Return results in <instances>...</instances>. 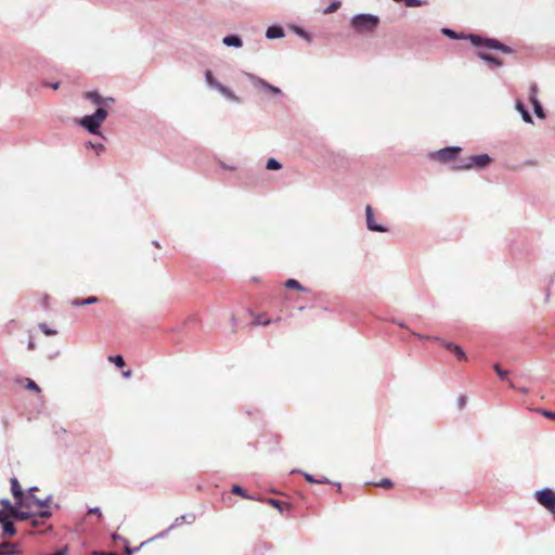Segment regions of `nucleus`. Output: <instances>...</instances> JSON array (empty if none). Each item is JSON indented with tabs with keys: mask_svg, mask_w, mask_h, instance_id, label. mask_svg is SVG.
I'll return each mask as SVG.
<instances>
[{
	"mask_svg": "<svg viewBox=\"0 0 555 555\" xmlns=\"http://www.w3.org/2000/svg\"><path fill=\"white\" fill-rule=\"evenodd\" d=\"M39 328L41 330V332L44 334V335H48V336H53V335H56V331L54 330H51L49 326H47L44 323H41L39 324Z\"/></svg>",
	"mask_w": 555,
	"mask_h": 555,
	"instance_id": "nucleus-30",
	"label": "nucleus"
},
{
	"mask_svg": "<svg viewBox=\"0 0 555 555\" xmlns=\"http://www.w3.org/2000/svg\"><path fill=\"white\" fill-rule=\"evenodd\" d=\"M92 555H117L114 552H103V551H94Z\"/></svg>",
	"mask_w": 555,
	"mask_h": 555,
	"instance_id": "nucleus-38",
	"label": "nucleus"
},
{
	"mask_svg": "<svg viewBox=\"0 0 555 555\" xmlns=\"http://www.w3.org/2000/svg\"><path fill=\"white\" fill-rule=\"evenodd\" d=\"M0 504L2 505L1 509L7 511L9 515H12L16 519L26 520L31 517V514L29 512L20 508L17 505L14 506L13 504L10 503L8 499H2L0 501Z\"/></svg>",
	"mask_w": 555,
	"mask_h": 555,
	"instance_id": "nucleus-7",
	"label": "nucleus"
},
{
	"mask_svg": "<svg viewBox=\"0 0 555 555\" xmlns=\"http://www.w3.org/2000/svg\"><path fill=\"white\" fill-rule=\"evenodd\" d=\"M87 514L89 515H96L99 517V519L102 518V513H101V509L99 507H93V508H90L89 512H87Z\"/></svg>",
	"mask_w": 555,
	"mask_h": 555,
	"instance_id": "nucleus-34",
	"label": "nucleus"
},
{
	"mask_svg": "<svg viewBox=\"0 0 555 555\" xmlns=\"http://www.w3.org/2000/svg\"><path fill=\"white\" fill-rule=\"evenodd\" d=\"M232 493L241 496V498H246L247 500H249V495L246 494V490L245 489H242L241 487L238 486H233L232 488Z\"/></svg>",
	"mask_w": 555,
	"mask_h": 555,
	"instance_id": "nucleus-29",
	"label": "nucleus"
},
{
	"mask_svg": "<svg viewBox=\"0 0 555 555\" xmlns=\"http://www.w3.org/2000/svg\"><path fill=\"white\" fill-rule=\"evenodd\" d=\"M460 153H461L460 147H447V149H442V150L438 151L436 154V157L440 162H449L451 159L456 158L457 154H460Z\"/></svg>",
	"mask_w": 555,
	"mask_h": 555,
	"instance_id": "nucleus-11",
	"label": "nucleus"
},
{
	"mask_svg": "<svg viewBox=\"0 0 555 555\" xmlns=\"http://www.w3.org/2000/svg\"><path fill=\"white\" fill-rule=\"evenodd\" d=\"M14 546V544L10 543V542H2L0 543V551H13L12 547Z\"/></svg>",
	"mask_w": 555,
	"mask_h": 555,
	"instance_id": "nucleus-33",
	"label": "nucleus"
},
{
	"mask_svg": "<svg viewBox=\"0 0 555 555\" xmlns=\"http://www.w3.org/2000/svg\"><path fill=\"white\" fill-rule=\"evenodd\" d=\"M516 109L522 115V118L526 121H528V122L532 121V117H531L530 113L526 109L525 105L521 102L516 103Z\"/></svg>",
	"mask_w": 555,
	"mask_h": 555,
	"instance_id": "nucleus-22",
	"label": "nucleus"
},
{
	"mask_svg": "<svg viewBox=\"0 0 555 555\" xmlns=\"http://www.w3.org/2000/svg\"><path fill=\"white\" fill-rule=\"evenodd\" d=\"M396 1H404L408 5H416L417 0H396Z\"/></svg>",
	"mask_w": 555,
	"mask_h": 555,
	"instance_id": "nucleus-40",
	"label": "nucleus"
},
{
	"mask_svg": "<svg viewBox=\"0 0 555 555\" xmlns=\"http://www.w3.org/2000/svg\"><path fill=\"white\" fill-rule=\"evenodd\" d=\"M366 220H367V228L371 231H378L379 233H383V231H386L383 227L376 224V222L374 220L373 208L371 205L366 206Z\"/></svg>",
	"mask_w": 555,
	"mask_h": 555,
	"instance_id": "nucleus-14",
	"label": "nucleus"
},
{
	"mask_svg": "<svg viewBox=\"0 0 555 555\" xmlns=\"http://www.w3.org/2000/svg\"><path fill=\"white\" fill-rule=\"evenodd\" d=\"M284 286L289 289H296L300 292H306L307 288H305L297 280L295 279H288L286 283H284Z\"/></svg>",
	"mask_w": 555,
	"mask_h": 555,
	"instance_id": "nucleus-21",
	"label": "nucleus"
},
{
	"mask_svg": "<svg viewBox=\"0 0 555 555\" xmlns=\"http://www.w3.org/2000/svg\"><path fill=\"white\" fill-rule=\"evenodd\" d=\"M98 302H99V298L95 297V296H91V297H89L87 299H78V298H76V299L72 300L70 304H72L73 307H82V306L95 305Z\"/></svg>",
	"mask_w": 555,
	"mask_h": 555,
	"instance_id": "nucleus-17",
	"label": "nucleus"
},
{
	"mask_svg": "<svg viewBox=\"0 0 555 555\" xmlns=\"http://www.w3.org/2000/svg\"><path fill=\"white\" fill-rule=\"evenodd\" d=\"M37 491V488L29 489L28 494L23 496L18 507L29 512L31 515V511L36 508L38 509L39 519H48L52 515L51 511L49 509V499H39V496L35 494Z\"/></svg>",
	"mask_w": 555,
	"mask_h": 555,
	"instance_id": "nucleus-1",
	"label": "nucleus"
},
{
	"mask_svg": "<svg viewBox=\"0 0 555 555\" xmlns=\"http://www.w3.org/2000/svg\"><path fill=\"white\" fill-rule=\"evenodd\" d=\"M529 100H530L531 104L533 105L534 113L537 114V116L539 118H544L543 108L538 100V86L534 82H532L530 85Z\"/></svg>",
	"mask_w": 555,
	"mask_h": 555,
	"instance_id": "nucleus-10",
	"label": "nucleus"
},
{
	"mask_svg": "<svg viewBox=\"0 0 555 555\" xmlns=\"http://www.w3.org/2000/svg\"><path fill=\"white\" fill-rule=\"evenodd\" d=\"M223 43L227 46L241 47L242 40L236 36L223 37Z\"/></svg>",
	"mask_w": 555,
	"mask_h": 555,
	"instance_id": "nucleus-23",
	"label": "nucleus"
},
{
	"mask_svg": "<svg viewBox=\"0 0 555 555\" xmlns=\"http://www.w3.org/2000/svg\"><path fill=\"white\" fill-rule=\"evenodd\" d=\"M131 375H132V372H131V371L122 372V376H124V377H126V378L131 377Z\"/></svg>",
	"mask_w": 555,
	"mask_h": 555,
	"instance_id": "nucleus-42",
	"label": "nucleus"
},
{
	"mask_svg": "<svg viewBox=\"0 0 555 555\" xmlns=\"http://www.w3.org/2000/svg\"><path fill=\"white\" fill-rule=\"evenodd\" d=\"M542 414L543 416H545L546 418H550V420H553L555 421V412H551V411H542Z\"/></svg>",
	"mask_w": 555,
	"mask_h": 555,
	"instance_id": "nucleus-37",
	"label": "nucleus"
},
{
	"mask_svg": "<svg viewBox=\"0 0 555 555\" xmlns=\"http://www.w3.org/2000/svg\"><path fill=\"white\" fill-rule=\"evenodd\" d=\"M179 520L192 522L194 520V515H192V514L183 515L180 518H177V521H179Z\"/></svg>",
	"mask_w": 555,
	"mask_h": 555,
	"instance_id": "nucleus-35",
	"label": "nucleus"
},
{
	"mask_svg": "<svg viewBox=\"0 0 555 555\" xmlns=\"http://www.w3.org/2000/svg\"><path fill=\"white\" fill-rule=\"evenodd\" d=\"M107 116V112L100 107L95 113L92 115H85L80 120L79 124L87 130H89L93 134L100 133V127L102 122L105 120Z\"/></svg>",
	"mask_w": 555,
	"mask_h": 555,
	"instance_id": "nucleus-4",
	"label": "nucleus"
},
{
	"mask_svg": "<svg viewBox=\"0 0 555 555\" xmlns=\"http://www.w3.org/2000/svg\"><path fill=\"white\" fill-rule=\"evenodd\" d=\"M535 500L539 504L548 509L555 517V492L550 489H543L535 493Z\"/></svg>",
	"mask_w": 555,
	"mask_h": 555,
	"instance_id": "nucleus-6",
	"label": "nucleus"
},
{
	"mask_svg": "<svg viewBox=\"0 0 555 555\" xmlns=\"http://www.w3.org/2000/svg\"><path fill=\"white\" fill-rule=\"evenodd\" d=\"M15 553L14 551H0V555H14Z\"/></svg>",
	"mask_w": 555,
	"mask_h": 555,
	"instance_id": "nucleus-41",
	"label": "nucleus"
},
{
	"mask_svg": "<svg viewBox=\"0 0 555 555\" xmlns=\"http://www.w3.org/2000/svg\"><path fill=\"white\" fill-rule=\"evenodd\" d=\"M108 361L113 362L119 369H121L125 365V361L120 354L109 356Z\"/></svg>",
	"mask_w": 555,
	"mask_h": 555,
	"instance_id": "nucleus-26",
	"label": "nucleus"
},
{
	"mask_svg": "<svg viewBox=\"0 0 555 555\" xmlns=\"http://www.w3.org/2000/svg\"><path fill=\"white\" fill-rule=\"evenodd\" d=\"M272 93L274 94H279L280 93V89L274 87V86H271L267 82H262Z\"/></svg>",
	"mask_w": 555,
	"mask_h": 555,
	"instance_id": "nucleus-36",
	"label": "nucleus"
},
{
	"mask_svg": "<svg viewBox=\"0 0 555 555\" xmlns=\"http://www.w3.org/2000/svg\"><path fill=\"white\" fill-rule=\"evenodd\" d=\"M477 56L480 57L481 60H485V61L495 65V66L502 65V62L499 59H496L493 55L486 53L483 51L477 52Z\"/></svg>",
	"mask_w": 555,
	"mask_h": 555,
	"instance_id": "nucleus-18",
	"label": "nucleus"
},
{
	"mask_svg": "<svg viewBox=\"0 0 555 555\" xmlns=\"http://www.w3.org/2000/svg\"><path fill=\"white\" fill-rule=\"evenodd\" d=\"M378 24V17L372 14H358L351 20L352 27L359 34L373 33Z\"/></svg>",
	"mask_w": 555,
	"mask_h": 555,
	"instance_id": "nucleus-3",
	"label": "nucleus"
},
{
	"mask_svg": "<svg viewBox=\"0 0 555 555\" xmlns=\"http://www.w3.org/2000/svg\"><path fill=\"white\" fill-rule=\"evenodd\" d=\"M493 367H494V371L496 372L498 376H499L502 380H504V379L507 377L508 372H507V371L502 370V369H501V366H500L499 364H494V366H493Z\"/></svg>",
	"mask_w": 555,
	"mask_h": 555,
	"instance_id": "nucleus-31",
	"label": "nucleus"
},
{
	"mask_svg": "<svg viewBox=\"0 0 555 555\" xmlns=\"http://www.w3.org/2000/svg\"><path fill=\"white\" fill-rule=\"evenodd\" d=\"M39 524H40V521H39V519H38V518H35V519L33 520V526H34V527H38V526H39Z\"/></svg>",
	"mask_w": 555,
	"mask_h": 555,
	"instance_id": "nucleus-43",
	"label": "nucleus"
},
{
	"mask_svg": "<svg viewBox=\"0 0 555 555\" xmlns=\"http://www.w3.org/2000/svg\"><path fill=\"white\" fill-rule=\"evenodd\" d=\"M206 82L211 87L216 88L221 94L232 101H238V98L225 86L220 83L212 75L210 70L206 73Z\"/></svg>",
	"mask_w": 555,
	"mask_h": 555,
	"instance_id": "nucleus-8",
	"label": "nucleus"
},
{
	"mask_svg": "<svg viewBox=\"0 0 555 555\" xmlns=\"http://www.w3.org/2000/svg\"><path fill=\"white\" fill-rule=\"evenodd\" d=\"M267 38H282L283 37V30L280 27L271 26L267 29L266 33Z\"/></svg>",
	"mask_w": 555,
	"mask_h": 555,
	"instance_id": "nucleus-20",
	"label": "nucleus"
},
{
	"mask_svg": "<svg viewBox=\"0 0 555 555\" xmlns=\"http://www.w3.org/2000/svg\"><path fill=\"white\" fill-rule=\"evenodd\" d=\"M464 403H465V398H464V397H462V398H461V404H464Z\"/></svg>",
	"mask_w": 555,
	"mask_h": 555,
	"instance_id": "nucleus-47",
	"label": "nucleus"
},
{
	"mask_svg": "<svg viewBox=\"0 0 555 555\" xmlns=\"http://www.w3.org/2000/svg\"><path fill=\"white\" fill-rule=\"evenodd\" d=\"M301 474L304 475L305 479H306L308 482H310V483H327V482H330L326 478H323V479H315V478H313V476H312V475H310V474H308V473L302 472Z\"/></svg>",
	"mask_w": 555,
	"mask_h": 555,
	"instance_id": "nucleus-25",
	"label": "nucleus"
},
{
	"mask_svg": "<svg viewBox=\"0 0 555 555\" xmlns=\"http://www.w3.org/2000/svg\"><path fill=\"white\" fill-rule=\"evenodd\" d=\"M267 503L278 508L281 513L284 511H289L292 508L291 503L285 501H278V499H267Z\"/></svg>",
	"mask_w": 555,
	"mask_h": 555,
	"instance_id": "nucleus-16",
	"label": "nucleus"
},
{
	"mask_svg": "<svg viewBox=\"0 0 555 555\" xmlns=\"http://www.w3.org/2000/svg\"><path fill=\"white\" fill-rule=\"evenodd\" d=\"M28 348H29L30 350H33V349L35 348V343H34V341H29V343H28Z\"/></svg>",
	"mask_w": 555,
	"mask_h": 555,
	"instance_id": "nucleus-45",
	"label": "nucleus"
},
{
	"mask_svg": "<svg viewBox=\"0 0 555 555\" xmlns=\"http://www.w3.org/2000/svg\"><path fill=\"white\" fill-rule=\"evenodd\" d=\"M51 87H52L53 89H59V87H60V82L57 81V82H55V83H52V85H51Z\"/></svg>",
	"mask_w": 555,
	"mask_h": 555,
	"instance_id": "nucleus-46",
	"label": "nucleus"
},
{
	"mask_svg": "<svg viewBox=\"0 0 555 555\" xmlns=\"http://www.w3.org/2000/svg\"><path fill=\"white\" fill-rule=\"evenodd\" d=\"M491 163V157L488 154L472 155L467 162L459 164L457 169H469L472 167L485 168Z\"/></svg>",
	"mask_w": 555,
	"mask_h": 555,
	"instance_id": "nucleus-5",
	"label": "nucleus"
},
{
	"mask_svg": "<svg viewBox=\"0 0 555 555\" xmlns=\"http://www.w3.org/2000/svg\"><path fill=\"white\" fill-rule=\"evenodd\" d=\"M16 383H18L25 389L31 390L36 393H39L41 391L38 384L36 382L31 380L30 378H26V377L17 378Z\"/></svg>",
	"mask_w": 555,
	"mask_h": 555,
	"instance_id": "nucleus-15",
	"label": "nucleus"
},
{
	"mask_svg": "<svg viewBox=\"0 0 555 555\" xmlns=\"http://www.w3.org/2000/svg\"><path fill=\"white\" fill-rule=\"evenodd\" d=\"M11 518H14L12 515H9L7 511L0 509V524L2 526L3 537H13L16 533L14 524Z\"/></svg>",
	"mask_w": 555,
	"mask_h": 555,
	"instance_id": "nucleus-9",
	"label": "nucleus"
},
{
	"mask_svg": "<svg viewBox=\"0 0 555 555\" xmlns=\"http://www.w3.org/2000/svg\"><path fill=\"white\" fill-rule=\"evenodd\" d=\"M85 98L90 99L96 105L103 104L102 96L96 92H87V93H85Z\"/></svg>",
	"mask_w": 555,
	"mask_h": 555,
	"instance_id": "nucleus-24",
	"label": "nucleus"
},
{
	"mask_svg": "<svg viewBox=\"0 0 555 555\" xmlns=\"http://www.w3.org/2000/svg\"><path fill=\"white\" fill-rule=\"evenodd\" d=\"M340 7V2H332L326 9L325 11H323L324 13L326 14H331L333 12H335L336 10H338V8Z\"/></svg>",
	"mask_w": 555,
	"mask_h": 555,
	"instance_id": "nucleus-32",
	"label": "nucleus"
},
{
	"mask_svg": "<svg viewBox=\"0 0 555 555\" xmlns=\"http://www.w3.org/2000/svg\"><path fill=\"white\" fill-rule=\"evenodd\" d=\"M376 487L383 488V489H391L393 487V483L390 479L384 478L379 482L375 485Z\"/></svg>",
	"mask_w": 555,
	"mask_h": 555,
	"instance_id": "nucleus-28",
	"label": "nucleus"
},
{
	"mask_svg": "<svg viewBox=\"0 0 555 555\" xmlns=\"http://www.w3.org/2000/svg\"><path fill=\"white\" fill-rule=\"evenodd\" d=\"M90 146L93 147L94 150H96L99 153L104 151V146L102 144L95 145V144L90 143Z\"/></svg>",
	"mask_w": 555,
	"mask_h": 555,
	"instance_id": "nucleus-39",
	"label": "nucleus"
},
{
	"mask_svg": "<svg viewBox=\"0 0 555 555\" xmlns=\"http://www.w3.org/2000/svg\"><path fill=\"white\" fill-rule=\"evenodd\" d=\"M420 339H431L430 337H424L422 335H417ZM435 340H439L438 338H434Z\"/></svg>",
	"mask_w": 555,
	"mask_h": 555,
	"instance_id": "nucleus-44",
	"label": "nucleus"
},
{
	"mask_svg": "<svg viewBox=\"0 0 555 555\" xmlns=\"http://www.w3.org/2000/svg\"><path fill=\"white\" fill-rule=\"evenodd\" d=\"M11 490H12V494L16 501V504L18 505L20 502L23 500L25 493H24L16 477H13L11 479Z\"/></svg>",
	"mask_w": 555,
	"mask_h": 555,
	"instance_id": "nucleus-13",
	"label": "nucleus"
},
{
	"mask_svg": "<svg viewBox=\"0 0 555 555\" xmlns=\"http://www.w3.org/2000/svg\"><path fill=\"white\" fill-rule=\"evenodd\" d=\"M266 168L268 170H278L281 168V164L275 158L271 157L267 160Z\"/></svg>",
	"mask_w": 555,
	"mask_h": 555,
	"instance_id": "nucleus-27",
	"label": "nucleus"
},
{
	"mask_svg": "<svg viewBox=\"0 0 555 555\" xmlns=\"http://www.w3.org/2000/svg\"><path fill=\"white\" fill-rule=\"evenodd\" d=\"M440 343H442V346L444 348H447L448 350H450L451 352L454 353V356L460 360V361H465L467 358H466V354L464 352V350L462 349V347H459V345H454V343H447L444 340H439Z\"/></svg>",
	"mask_w": 555,
	"mask_h": 555,
	"instance_id": "nucleus-12",
	"label": "nucleus"
},
{
	"mask_svg": "<svg viewBox=\"0 0 555 555\" xmlns=\"http://www.w3.org/2000/svg\"><path fill=\"white\" fill-rule=\"evenodd\" d=\"M442 34L449 38H452L453 40H460V38H468L469 41L476 47L485 46L490 49L501 50L504 53L512 52L509 47L505 46L498 39H481L479 36H476V35H469V36L465 37L463 35H457L455 31L448 29V28L442 29Z\"/></svg>",
	"mask_w": 555,
	"mask_h": 555,
	"instance_id": "nucleus-2",
	"label": "nucleus"
},
{
	"mask_svg": "<svg viewBox=\"0 0 555 555\" xmlns=\"http://www.w3.org/2000/svg\"><path fill=\"white\" fill-rule=\"evenodd\" d=\"M251 315L254 317V321L251 322L253 326L263 325L267 326L271 323V319L264 318L263 314H256L251 312Z\"/></svg>",
	"mask_w": 555,
	"mask_h": 555,
	"instance_id": "nucleus-19",
	"label": "nucleus"
}]
</instances>
